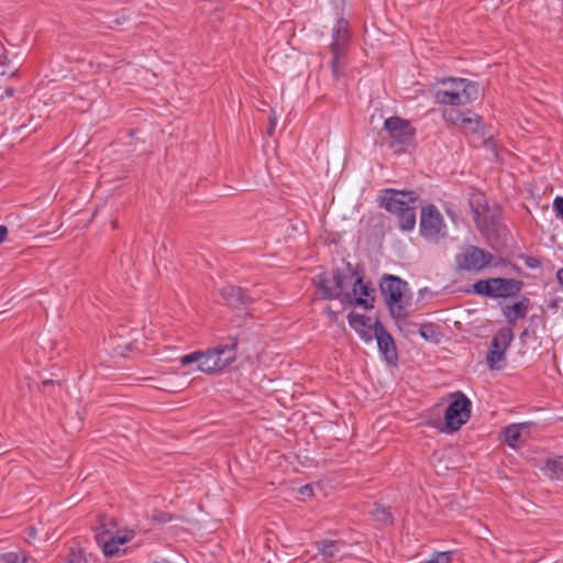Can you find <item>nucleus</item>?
I'll return each mask as SVG.
<instances>
[{
    "label": "nucleus",
    "instance_id": "f257e3e1",
    "mask_svg": "<svg viewBox=\"0 0 563 563\" xmlns=\"http://www.w3.org/2000/svg\"><path fill=\"white\" fill-rule=\"evenodd\" d=\"M238 340L232 339L230 344L218 345L206 352L196 351L180 357V364L187 366L197 363V368L206 374L223 371L236 358Z\"/></svg>",
    "mask_w": 563,
    "mask_h": 563
},
{
    "label": "nucleus",
    "instance_id": "f03ea898",
    "mask_svg": "<svg viewBox=\"0 0 563 563\" xmlns=\"http://www.w3.org/2000/svg\"><path fill=\"white\" fill-rule=\"evenodd\" d=\"M416 201L417 196L413 191L386 189L380 197V207L397 217L401 231H412L416 227Z\"/></svg>",
    "mask_w": 563,
    "mask_h": 563
},
{
    "label": "nucleus",
    "instance_id": "7ed1b4c3",
    "mask_svg": "<svg viewBox=\"0 0 563 563\" xmlns=\"http://www.w3.org/2000/svg\"><path fill=\"white\" fill-rule=\"evenodd\" d=\"M523 283L511 278L494 277L473 284V292L489 298H507L520 292Z\"/></svg>",
    "mask_w": 563,
    "mask_h": 563
},
{
    "label": "nucleus",
    "instance_id": "20e7f679",
    "mask_svg": "<svg viewBox=\"0 0 563 563\" xmlns=\"http://www.w3.org/2000/svg\"><path fill=\"white\" fill-rule=\"evenodd\" d=\"M494 255L478 246L465 245L455 255V268L459 272L478 273L488 266H496L493 263Z\"/></svg>",
    "mask_w": 563,
    "mask_h": 563
},
{
    "label": "nucleus",
    "instance_id": "39448f33",
    "mask_svg": "<svg viewBox=\"0 0 563 563\" xmlns=\"http://www.w3.org/2000/svg\"><path fill=\"white\" fill-rule=\"evenodd\" d=\"M472 402L461 391L454 395V399L444 411V427L441 430L456 432L471 418Z\"/></svg>",
    "mask_w": 563,
    "mask_h": 563
},
{
    "label": "nucleus",
    "instance_id": "423d86ee",
    "mask_svg": "<svg viewBox=\"0 0 563 563\" xmlns=\"http://www.w3.org/2000/svg\"><path fill=\"white\" fill-rule=\"evenodd\" d=\"M420 234L432 243H438L446 235V225L443 217L433 205L423 207L420 214Z\"/></svg>",
    "mask_w": 563,
    "mask_h": 563
},
{
    "label": "nucleus",
    "instance_id": "0eeeda50",
    "mask_svg": "<svg viewBox=\"0 0 563 563\" xmlns=\"http://www.w3.org/2000/svg\"><path fill=\"white\" fill-rule=\"evenodd\" d=\"M455 90H437L435 102L448 106H465L476 100L479 95L478 85L474 81H459Z\"/></svg>",
    "mask_w": 563,
    "mask_h": 563
},
{
    "label": "nucleus",
    "instance_id": "6e6552de",
    "mask_svg": "<svg viewBox=\"0 0 563 563\" xmlns=\"http://www.w3.org/2000/svg\"><path fill=\"white\" fill-rule=\"evenodd\" d=\"M512 340L514 333L510 328H503L493 336L486 355V361L490 369H500L503 367L500 363L505 361V353Z\"/></svg>",
    "mask_w": 563,
    "mask_h": 563
},
{
    "label": "nucleus",
    "instance_id": "1a4fd4ad",
    "mask_svg": "<svg viewBox=\"0 0 563 563\" xmlns=\"http://www.w3.org/2000/svg\"><path fill=\"white\" fill-rule=\"evenodd\" d=\"M384 129L390 139V147L408 145L413 139L415 130L410 123L399 117H390L385 120Z\"/></svg>",
    "mask_w": 563,
    "mask_h": 563
},
{
    "label": "nucleus",
    "instance_id": "9d476101",
    "mask_svg": "<svg viewBox=\"0 0 563 563\" xmlns=\"http://www.w3.org/2000/svg\"><path fill=\"white\" fill-rule=\"evenodd\" d=\"M406 285V282L394 275H384L382 278L380 291L393 313L395 308L399 310L404 308L402 291Z\"/></svg>",
    "mask_w": 563,
    "mask_h": 563
},
{
    "label": "nucleus",
    "instance_id": "9b49d317",
    "mask_svg": "<svg viewBox=\"0 0 563 563\" xmlns=\"http://www.w3.org/2000/svg\"><path fill=\"white\" fill-rule=\"evenodd\" d=\"M374 336L377 341L378 350L386 363L390 366H396L398 362V352L395 341L379 320L374 322Z\"/></svg>",
    "mask_w": 563,
    "mask_h": 563
},
{
    "label": "nucleus",
    "instance_id": "f8f14e48",
    "mask_svg": "<svg viewBox=\"0 0 563 563\" xmlns=\"http://www.w3.org/2000/svg\"><path fill=\"white\" fill-rule=\"evenodd\" d=\"M134 537L133 531H126L123 534L117 533L113 536L108 530L99 531L96 533V540L102 548V552L106 556L112 558L119 554L120 545L131 541Z\"/></svg>",
    "mask_w": 563,
    "mask_h": 563
},
{
    "label": "nucleus",
    "instance_id": "ddd939ff",
    "mask_svg": "<svg viewBox=\"0 0 563 563\" xmlns=\"http://www.w3.org/2000/svg\"><path fill=\"white\" fill-rule=\"evenodd\" d=\"M219 295L224 303L232 309L247 308L254 302L249 291L240 286L225 285L219 289Z\"/></svg>",
    "mask_w": 563,
    "mask_h": 563
},
{
    "label": "nucleus",
    "instance_id": "4468645a",
    "mask_svg": "<svg viewBox=\"0 0 563 563\" xmlns=\"http://www.w3.org/2000/svg\"><path fill=\"white\" fill-rule=\"evenodd\" d=\"M347 21L340 19L336 21L333 32L330 49L332 54H345L347 44L350 42V32Z\"/></svg>",
    "mask_w": 563,
    "mask_h": 563
},
{
    "label": "nucleus",
    "instance_id": "2eb2a0df",
    "mask_svg": "<svg viewBox=\"0 0 563 563\" xmlns=\"http://www.w3.org/2000/svg\"><path fill=\"white\" fill-rule=\"evenodd\" d=\"M349 324L354 329L358 335L366 342L371 341L374 336V323L372 319L364 314L351 312L347 316Z\"/></svg>",
    "mask_w": 563,
    "mask_h": 563
},
{
    "label": "nucleus",
    "instance_id": "dca6fc26",
    "mask_svg": "<svg viewBox=\"0 0 563 563\" xmlns=\"http://www.w3.org/2000/svg\"><path fill=\"white\" fill-rule=\"evenodd\" d=\"M375 289L371 286V284L363 283L362 277L357 276L353 284V294L355 296V303L365 309H371L374 307V294Z\"/></svg>",
    "mask_w": 563,
    "mask_h": 563
},
{
    "label": "nucleus",
    "instance_id": "f3484780",
    "mask_svg": "<svg viewBox=\"0 0 563 563\" xmlns=\"http://www.w3.org/2000/svg\"><path fill=\"white\" fill-rule=\"evenodd\" d=\"M531 306L530 299L522 296L517 302L503 306V314L510 325H515L518 320L523 319Z\"/></svg>",
    "mask_w": 563,
    "mask_h": 563
},
{
    "label": "nucleus",
    "instance_id": "a211bd4d",
    "mask_svg": "<svg viewBox=\"0 0 563 563\" xmlns=\"http://www.w3.org/2000/svg\"><path fill=\"white\" fill-rule=\"evenodd\" d=\"M319 553L323 556V560L328 561L339 555L341 550L344 548L345 542L341 540H320L316 543Z\"/></svg>",
    "mask_w": 563,
    "mask_h": 563
},
{
    "label": "nucleus",
    "instance_id": "6ab92c4d",
    "mask_svg": "<svg viewBox=\"0 0 563 563\" xmlns=\"http://www.w3.org/2000/svg\"><path fill=\"white\" fill-rule=\"evenodd\" d=\"M527 429L526 423H514L510 424L503 430L505 442L511 446L516 448L521 442V431Z\"/></svg>",
    "mask_w": 563,
    "mask_h": 563
},
{
    "label": "nucleus",
    "instance_id": "aec40b11",
    "mask_svg": "<svg viewBox=\"0 0 563 563\" xmlns=\"http://www.w3.org/2000/svg\"><path fill=\"white\" fill-rule=\"evenodd\" d=\"M317 287L322 291L323 299H336L339 294L333 289V278H329L325 274L318 276Z\"/></svg>",
    "mask_w": 563,
    "mask_h": 563
},
{
    "label": "nucleus",
    "instance_id": "412c9836",
    "mask_svg": "<svg viewBox=\"0 0 563 563\" xmlns=\"http://www.w3.org/2000/svg\"><path fill=\"white\" fill-rule=\"evenodd\" d=\"M470 206L476 220L488 210V206L485 202L484 196L482 194L472 195L470 198Z\"/></svg>",
    "mask_w": 563,
    "mask_h": 563
},
{
    "label": "nucleus",
    "instance_id": "4be33fe9",
    "mask_svg": "<svg viewBox=\"0 0 563 563\" xmlns=\"http://www.w3.org/2000/svg\"><path fill=\"white\" fill-rule=\"evenodd\" d=\"M355 276V272H352L349 276L342 274L339 269L333 273V289L339 294V297L342 295L343 290L346 288L347 282Z\"/></svg>",
    "mask_w": 563,
    "mask_h": 563
},
{
    "label": "nucleus",
    "instance_id": "5701e85b",
    "mask_svg": "<svg viewBox=\"0 0 563 563\" xmlns=\"http://www.w3.org/2000/svg\"><path fill=\"white\" fill-rule=\"evenodd\" d=\"M547 471L550 472L551 477L559 479L563 478V456L549 459L545 463Z\"/></svg>",
    "mask_w": 563,
    "mask_h": 563
},
{
    "label": "nucleus",
    "instance_id": "b1692460",
    "mask_svg": "<svg viewBox=\"0 0 563 563\" xmlns=\"http://www.w3.org/2000/svg\"><path fill=\"white\" fill-rule=\"evenodd\" d=\"M371 512L376 521L382 522L384 525L393 523V516L389 509L384 507L383 505L374 504V507Z\"/></svg>",
    "mask_w": 563,
    "mask_h": 563
},
{
    "label": "nucleus",
    "instance_id": "393cba45",
    "mask_svg": "<svg viewBox=\"0 0 563 563\" xmlns=\"http://www.w3.org/2000/svg\"><path fill=\"white\" fill-rule=\"evenodd\" d=\"M344 57L345 54H332L331 70L335 80H339L344 74Z\"/></svg>",
    "mask_w": 563,
    "mask_h": 563
},
{
    "label": "nucleus",
    "instance_id": "a878e982",
    "mask_svg": "<svg viewBox=\"0 0 563 563\" xmlns=\"http://www.w3.org/2000/svg\"><path fill=\"white\" fill-rule=\"evenodd\" d=\"M465 113L459 111V110H455V109H450V110H446L444 113H443V118L446 122H450L452 124H460L463 122V119L465 118Z\"/></svg>",
    "mask_w": 563,
    "mask_h": 563
},
{
    "label": "nucleus",
    "instance_id": "bb28decb",
    "mask_svg": "<svg viewBox=\"0 0 563 563\" xmlns=\"http://www.w3.org/2000/svg\"><path fill=\"white\" fill-rule=\"evenodd\" d=\"M479 117L475 115V118H471L465 115L461 126L465 129L466 132L476 133L479 130Z\"/></svg>",
    "mask_w": 563,
    "mask_h": 563
},
{
    "label": "nucleus",
    "instance_id": "cd10ccee",
    "mask_svg": "<svg viewBox=\"0 0 563 563\" xmlns=\"http://www.w3.org/2000/svg\"><path fill=\"white\" fill-rule=\"evenodd\" d=\"M452 553L449 551L445 552H434L429 560H424L420 563H451Z\"/></svg>",
    "mask_w": 563,
    "mask_h": 563
},
{
    "label": "nucleus",
    "instance_id": "c85d7f7f",
    "mask_svg": "<svg viewBox=\"0 0 563 563\" xmlns=\"http://www.w3.org/2000/svg\"><path fill=\"white\" fill-rule=\"evenodd\" d=\"M419 333L426 340H434L437 338V331L433 323H423L420 325Z\"/></svg>",
    "mask_w": 563,
    "mask_h": 563
},
{
    "label": "nucleus",
    "instance_id": "c756f323",
    "mask_svg": "<svg viewBox=\"0 0 563 563\" xmlns=\"http://www.w3.org/2000/svg\"><path fill=\"white\" fill-rule=\"evenodd\" d=\"M459 81H470L465 78H445L441 80V87L438 90H455Z\"/></svg>",
    "mask_w": 563,
    "mask_h": 563
},
{
    "label": "nucleus",
    "instance_id": "7c9ffc66",
    "mask_svg": "<svg viewBox=\"0 0 563 563\" xmlns=\"http://www.w3.org/2000/svg\"><path fill=\"white\" fill-rule=\"evenodd\" d=\"M22 554L16 552H7L0 554V563H21Z\"/></svg>",
    "mask_w": 563,
    "mask_h": 563
},
{
    "label": "nucleus",
    "instance_id": "2f4dec72",
    "mask_svg": "<svg viewBox=\"0 0 563 563\" xmlns=\"http://www.w3.org/2000/svg\"><path fill=\"white\" fill-rule=\"evenodd\" d=\"M172 520V515L165 511H155L153 514V521L157 523H166Z\"/></svg>",
    "mask_w": 563,
    "mask_h": 563
},
{
    "label": "nucleus",
    "instance_id": "473e14b6",
    "mask_svg": "<svg viewBox=\"0 0 563 563\" xmlns=\"http://www.w3.org/2000/svg\"><path fill=\"white\" fill-rule=\"evenodd\" d=\"M525 265L529 268H539L541 266V262L538 257L534 256H525L523 257Z\"/></svg>",
    "mask_w": 563,
    "mask_h": 563
},
{
    "label": "nucleus",
    "instance_id": "72a5a7b5",
    "mask_svg": "<svg viewBox=\"0 0 563 563\" xmlns=\"http://www.w3.org/2000/svg\"><path fill=\"white\" fill-rule=\"evenodd\" d=\"M553 209L563 219V197H556L553 201Z\"/></svg>",
    "mask_w": 563,
    "mask_h": 563
},
{
    "label": "nucleus",
    "instance_id": "f704fd0d",
    "mask_svg": "<svg viewBox=\"0 0 563 563\" xmlns=\"http://www.w3.org/2000/svg\"><path fill=\"white\" fill-rule=\"evenodd\" d=\"M276 122H277L276 113H275V111H272V114L269 115V123L267 126V134L269 136H272L274 134V131L276 128Z\"/></svg>",
    "mask_w": 563,
    "mask_h": 563
},
{
    "label": "nucleus",
    "instance_id": "c9c22d12",
    "mask_svg": "<svg viewBox=\"0 0 563 563\" xmlns=\"http://www.w3.org/2000/svg\"><path fill=\"white\" fill-rule=\"evenodd\" d=\"M300 494L305 496H311L312 495V487L310 485H305L300 488Z\"/></svg>",
    "mask_w": 563,
    "mask_h": 563
},
{
    "label": "nucleus",
    "instance_id": "e433bc0d",
    "mask_svg": "<svg viewBox=\"0 0 563 563\" xmlns=\"http://www.w3.org/2000/svg\"><path fill=\"white\" fill-rule=\"evenodd\" d=\"M8 232L9 231L5 225H0V244L5 240Z\"/></svg>",
    "mask_w": 563,
    "mask_h": 563
},
{
    "label": "nucleus",
    "instance_id": "4c0bfd02",
    "mask_svg": "<svg viewBox=\"0 0 563 563\" xmlns=\"http://www.w3.org/2000/svg\"><path fill=\"white\" fill-rule=\"evenodd\" d=\"M21 563H36V560L27 558L26 555L22 554Z\"/></svg>",
    "mask_w": 563,
    "mask_h": 563
},
{
    "label": "nucleus",
    "instance_id": "58836bf2",
    "mask_svg": "<svg viewBox=\"0 0 563 563\" xmlns=\"http://www.w3.org/2000/svg\"><path fill=\"white\" fill-rule=\"evenodd\" d=\"M556 277L559 283L563 286V267L558 271Z\"/></svg>",
    "mask_w": 563,
    "mask_h": 563
},
{
    "label": "nucleus",
    "instance_id": "ea45409f",
    "mask_svg": "<svg viewBox=\"0 0 563 563\" xmlns=\"http://www.w3.org/2000/svg\"><path fill=\"white\" fill-rule=\"evenodd\" d=\"M53 384H54V380H52V379H46V380L42 382L43 386H48V385H53Z\"/></svg>",
    "mask_w": 563,
    "mask_h": 563
},
{
    "label": "nucleus",
    "instance_id": "a19ab883",
    "mask_svg": "<svg viewBox=\"0 0 563 563\" xmlns=\"http://www.w3.org/2000/svg\"><path fill=\"white\" fill-rule=\"evenodd\" d=\"M328 313L331 316L332 319H335V312L332 311V309L330 307H328Z\"/></svg>",
    "mask_w": 563,
    "mask_h": 563
},
{
    "label": "nucleus",
    "instance_id": "79ce46f5",
    "mask_svg": "<svg viewBox=\"0 0 563 563\" xmlns=\"http://www.w3.org/2000/svg\"><path fill=\"white\" fill-rule=\"evenodd\" d=\"M35 534H36L35 529H34V528H30L29 536H30L31 538H35Z\"/></svg>",
    "mask_w": 563,
    "mask_h": 563
}]
</instances>
